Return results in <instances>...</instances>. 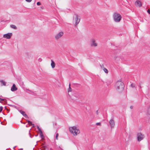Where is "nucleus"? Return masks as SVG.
<instances>
[{"instance_id":"nucleus-1","label":"nucleus","mask_w":150,"mask_h":150,"mask_svg":"<svg viewBox=\"0 0 150 150\" xmlns=\"http://www.w3.org/2000/svg\"><path fill=\"white\" fill-rule=\"evenodd\" d=\"M69 129L70 132L74 136H77L80 133L79 128L76 126L69 127Z\"/></svg>"},{"instance_id":"nucleus-2","label":"nucleus","mask_w":150,"mask_h":150,"mask_svg":"<svg viewBox=\"0 0 150 150\" xmlns=\"http://www.w3.org/2000/svg\"><path fill=\"white\" fill-rule=\"evenodd\" d=\"M81 20L80 17L76 14L73 15L72 22L74 25L76 26L79 24Z\"/></svg>"},{"instance_id":"nucleus-3","label":"nucleus","mask_w":150,"mask_h":150,"mask_svg":"<svg viewBox=\"0 0 150 150\" xmlns=\"http://www.w3.org/2000/svg\"><path fill=\"white\" fill-rule=\"evenodd\" d=\"M113 19L115 22L119 23L120 22L122 19V16L119 13H115L113 16Z\"/></svg>"},{"instance_id":"nucleus-4","label":"nucleus","mask_w":150,"mask_h":150,"mask_svg":"<svg viewBox=\"0 0 150 150\" xmlns=\"http://www.w3.org/2000/svg\"><path fill=\"white\" fill-rule=\"evenodd\" d=\"M115 87L117 90H120V91L123 90L124 86L123 83L121 81H118L116 84Z\"/></svg>"},{"instance_id":"nucleus-5","label":"nucleus","mask_w":150,"mask_h":150,"mask_svg":"<svg viewBox=\"0 0 150 150\" xmlns=\"http://www.w3.org/2000/svg\"><path fill=\"white\" fill-rule=\"evenodd\" d=\"M137 137L138 141L140 142L142 140L144 139V136L142 133L139 132L137 134Z\"/></svg>"},{"instance_id":"nucleus-6","label":"nucleus","mask_w":150,"mask_h":150,"mask_svg":"<svg viewBox=\"0 0 150 150\" xmlns=\"http://www.w3.org/2000/svg\"><path fill=\"white\" fill-rule=\"evenodd\" d=\"M64 33L62 32H60L57 35L55 36V39L57 40L60 38L63 35Z\"/></svg>"},{"instance_id":"nucleus-7","label":"nucleus","mask_w":150,"mask_h":150,"mask_svg":"<svg viewBox=\"0 0 150 150\" xmlns=\"http://www.w3.org/2000/svg\"><path fill=\"white\" fill-rule=\"evenodd\" d=\"M91 45L92 47H96L98 46V44L95 40L92 39L91 40Z\"/></svg>"},{"instance_id":"nucleus-8","label":"nucleus","mask_w":150,"mask_h":150,"mask_svg":"<svg viewBox=\"0 0 150 150\" xmlns=\"http://www.w3.org/2000/svg\"><path fill=\"white\" fill-rule=\"evenodd\" d=\"M12 35V33H8L4 35L3 37L7 39H10Z\"/></svg>"},{"instance_id":"nucleus-9","label":"nucleus","mask_w":150,"mask_h":150,"mask_svg":"<svg viewBox=\"0 0 150 150\" xmlns=\"http://www.w3.org/2000/svg\"><path fill=\"white\" fill-rule=\"evenodd\" d=\"M109 123L111 128L114 127L115 125V122L113 119H111L109 121Z\"/></svg>"},{"instance_id":"nucleus-10","label":"nucleus","mask_w":150,"mask_h":150,"mask_svg":"<svg viewBox=\"0 0 150 150\" xmlns=\"http://www.w3.org/2000/svg\"><path fill=\"white\" fill-rule=\"evenodd\" d=\"M135 4L136 6L138 7H140L142 6L141 2L138 0H137L136 1Z\"/></svg>"},{"instance_id":"nucleus-11","label":"nucleus","mask_w":150,"mask_h":150,"mask_svg":"<svg viewBox=\"0 0 150 150\" xmlns=\"http://www.w3.org/2000/svg\"><path fill=\"white\" fill-rule=\"evenodd\" d=\"M17 89V88L16 87L15 84H14L11 88V90L12 91H16Z\"/></svg>"},{"instance_id":"nucleus-12","label":"nucleus","mask_w":150,"mask_h":150,"mask_svg":"<svg viewBox=\"0 0 150 150\" xmlns=\"http://www.w3.org/2000/svg\"><path fill=\"white\" fill-rule=\"evenodd\" d=\"M146 112L147 114L150 116V106H148L146 109Z\"/></svg>"},{"instance_id":"nucleus-13","label":"nucleus","mask_w":150,"mask_h":150,"mask_svg":"<svg viewBox=\"0 0 150 150\" xmlns=\"http://www.w3.org/2000/svg\"><path fill=\"white\" fill-rule=\"evenodd\" d=\"M19 112L22 114L25 117H27V115L25 113V112L24 111L22 110H20Z\"/></svg>"},{"instance_id":"nucleus-14","label":"nucleus","mask_w":150,"mask_h":150,"mask_svg":"<svg viewBox=\"0 0 150 150\" xmlns=\"http://www.w3.org/2000/svg\"><path fill=\"white\" fill-rule=\"evenodd\" d=\"M51 66L52 68H54L55 67V64L54 62L52 60H51Z\"/></svg>"},{"instance_id":"nucleus-15","label":"nucleus","mask_w":150,"mask_h":150,"mask_svg":"<svg viewBox=\"0 0 150 150\" xmlns=\"http://www.w3.org/2000/svg\"><path fill=\"white\" fill-rule=\"evenodd\" d=\"M0 82L1 83V86H5L6 85V82L3 80H1L0 81Z\"/></svg>"},{"instance_id":"nucleus-16","label":"nucleus","mask_w":150,"mask_h":150,"mask_svg":"<svg viewBox=\"0 0 150 150\" xmlns=\"http://www.w3.org/2000/svg\"><path fill=\"white\" fill-rule=\"evenodd\" d=\"M10 27L13 29H17V27L16 25H10Z\"/></svg>"},{"instance_id":"nucleus-17","label":"nucleus","mask_w":150,"mask_h":150,"mask_svg":"<svg viewBox=\"0 0 150 150\" xmlns=\"http://www.w3.org/2000/svg\"><path fill=\"white\" fill-rule=\"evenodd\" d=\"M40 137L42 138V139H43L44 138V135L42 134V131H41V132H40Z\"/></svg>"},{"instance_id":"nucleus-18","label":"nucleus","mask_w":150,"mask_h":150,"mask_svg":"<svg viewBox=\"0 0 150 150\" xmlns=\"http://www.w3.org/2000/svg\"><path fill=\"white\" fill-rule=\"evenodd\" d=\"M28 124H29L30 125H33V127H34V124H33L32 123V122H31L30 121H28Z\"/></svg>"},{"instance_id":"nucleus-19","label":"nucleus","mask_w":150,"mask_h":150,"mask_svg":"<svg viewBox=\"0 0 150 150\" xmlns=\"http://www.w3.org/2000/svg\"><path fill=\"white\" fill-rule=\"evenodd\" d=\"M104 71L106 74H108V70L105 68H103V69Z\"/></svg>"},{"instance_id":"nucleus-20","label":"nucleus","mask_w":150,"mask_h":150,"mask_svg":"<svg viewBox=\"0 0 150 150\" xmlns=\"http://www.w3.org/2000/svg\"><path fill=\"white\" fill-rule=\"evenodd\" d=\"M69 89H68V92H71L72 91V89L70 87V84H69Z\"/></svg>"},{"instance_id":"nucleus-21","label":"nucleus","mask_w":150,"mask_h":150,"mask_svg":"<svg viewBox=\"0 0 150 150\" xmlns=\"http://www.w3.org/2000/svg\"><path fill=\"white\" fill-rule=\"evenodd\" d=\"M6 100L5 99L0 98V103L1 102V101H4V102H6Z\"/></svg>"},{"instance_id":"nucleus-22","label":"nucleus","mask_w":150,"mask_h":150,"mask_svg":"<svg viewBox=\"0 0 150 150\" xmlns=\"http://www.w3.org/2000/svg\"><path fill=\"white\" fill-rule=\"evenodd\" d=\"M46 148V147L45 146H42V147H41V150H45Z\"/></svg>"},{"instance_id":"nucleus-23","label":"nucleus","mask_w":150,"mask_h":150,"mask_svg":"<svg viewBox=\"0 0 150 150\" xmlns=\"http://www.w3.org/2000/svg\"><path fill=\"white\" fill-rule=\"evenodd\" d=\"M131 86L132 88H134L135 87V85L134 83H132L131 85Z\"/></svg>"},{"instance_id":"nucleus-24","label":"nucleus","mask_w":150,"mask_h":150,"mask_svg":"<svg viewBox=\"0 0 150 150\" xmlns=\"http://www.w3.org/2000/svg\"><path fill=\"white\" fill-rule=\"evenodd\" d=\"M58 136H59L58 134V133H57L56 134V139L57 140L58 139Z\"/></svg>"},{"instance_id":"nucleus-25","label":"nucleus","mask_w":150,"mask_h":150,"mask_svg":"<svg viewBox=\"0 0 150 150\" xmlns=\"http://www.w3.org/2000/svg\"><path fill=\"white\" fill-rule=\"evenodd\" d=\"M37 128L38 129L39 131L40 132L41 131H42L41 129L40 128H39V127L38 126H37Z\"/></svg>"},{"instance_id":"nucleus-26","label":"nucleus","mask_w":150,"mask_h":150,"mask_svg":"<svg viewBox=\"0 0 150 150\" xmlns=\"http://www.w3.org/2000/svg\"><path fill=\"white\" fill-rule=\"evenodd\" d=\"M100 66L101 67V68L102 69H103V68H104L105 67H104V65H103V64H100Z\"/></svg>"},{"instance_id":"nucleus-27","label":"nucleus","mask_w":150,"mask_h":150,"mask_svg":"<svg viewBox=\"0 0 150 150\" xmlns=\"http://www.w3.org/2000/svg\"><path fill=\"white\" fill-rule=\"evenodd\" d=\"M96 125H97L101 126V123L100 122H97L96 123Z\"/></svg>"},{"instance_id":"nucleus-28","label":"nucleus","mask_w":150,"mask_h":150,"mask_svg":"<svg viewBox=\"0 0 150 150\" xmlns=\"http://www.w3.org/2000/svg\"><path fill=\"white\" fill-rule=\"evenodd\" d=\"M37 5L38 6H40L41 5V3L40 2H38L37 3Z\"/></svg>"},{"instance_id":"nucleus-29","label":"nucleus","mask_w":150,"mask_h":150,"mask_svg":"<svg viewBox=\"0 0 150 150\" xmlns=\"http://www.w3.org/2000/svg\"><path fill=\"white\" fill-rule=\"evenodd\" d=\"M3 109V107L2 106H0V112H1Z\"/></svg>"},{"instance_id":"nucleus-30","label":"nucleus","mask_w":150,"mask_h":150,"mask_svg":"<svg viewBox=\"0 0 150 150\" xmlns=\"http://www.w3.org/2000/svg\"><path fill=\"white\" fill-rule=\"evenodd\" d=\"M27 2H31L32 0H25Z\"/></svg>"},{"instance_id":"nucleus-31","label":"nucleus","mask_w":150,"mask_h":150,"mask_svg":"<svg viewBox=\"0 0 150 150\" xmlns=\"http://www.w3.org/2000/svg\"><path fill=\"white\" fill-rule=\"evenodd\" d=\"M147 11L148 13L150 14V10L148 9Z\"/></svg>"},{"instance_id":"nucleus-32","label":"nucleus","mask_w":150,"mask_h":150,"mask_svg":"<svg viewBox=\"0 0 150 150\" xmlns=\"http://www.w3.org/2000/svg\"><path fill=\"white\" fill-rule=\"evenodd\" d=\"M96 114L97 115H98V110H97L96 111Z\"/></svg>"},{"instance_id":"nucleus-33","label":"nucleus","mask_w":150,"mask_h":150,"mask_svg":"<svg viewBox=\"0 0 150 150\" xmlns=\"http://www.w3.org/2000/svg\"><path fill=\"white\" fill-rule=\"evenodd\" d=\"M133 108V106H130V108L131 109H132Z\"/></svg>"},{"instance_id":"nucleus-34","label":"nucleus","mask_w":150,"mask_h":150,"mask_svg":"<svg viewBox=\"0 0 150 150\" xmlns=\"http://www.w3.org/2000/svg\"><path fill=\"white\" fill-rule=\"evenodd\" d=\"M38 60L39 61H41V58H39V59Z\"/></svg>"},{"instance_id":"nucleus-35","label":"nucleus","mask_w":150,"mask_h":150,"mask_svg":"<svg viewBox=\"0 0 150 150\" xmlns=\"http://www.w3.org/2000/svg\"><path fill=\"white\" fill-rule=\"evenodd\" d=\"M140 88H141V87L140 86Z\"/></svg>"}]
</instances>
